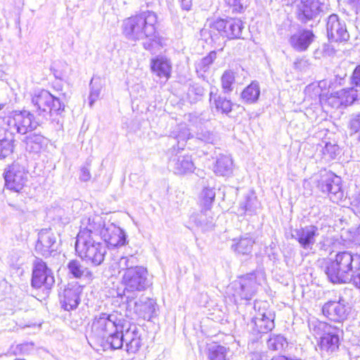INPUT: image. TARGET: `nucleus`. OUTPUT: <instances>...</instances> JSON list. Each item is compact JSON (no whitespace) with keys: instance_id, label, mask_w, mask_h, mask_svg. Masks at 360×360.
<instances>
[{"instance_id":"nucleus-1","label":"nucleus","mask_w":360,"mask_h":360,"mask_svg":"<svg viewBox=\"0 0 360 360\" xmlns=\"http://www.w3.org/2000/svg\"><path fill=\"white\" fill-rule=\"evenodd\" d=\"M360 271V255L350 251H340L325 262L324 272L333 283H347L353 274Z\"/></svg>"},{"instance_id":"nucleus-2","label":"nucleus","mask_w":360,"mask_h":360,"mask_svg":"<svg viewBox=\"0 0 360 360\" xmlns=\"http://www.w3.org/2000/svg\"><path fill=\"white\" fill-rule=\"evenodd\" d=\"M158 16L150 11H143L124 19L122 24V33L131 42L155 37Z\"/></svg>"},{"instance_id":"nucleus-3","label":"nucleus","mask_w":360,"mask_h":360,"mask_svg":"<svg viewBox=\"0 0 360 360\" xmlns=\"http://www.w3.org/2000/svg\"><path fill=\"white\" fill-rule=\"evenodd\" d=\"M38 124L30 112L15 110L6 117L0 116V126L6 129L8 132L25 134L35 129Z\"/></svg>"},{"instance_id":"nucleus-4","label":"nucleus","mask_w":360,"mask_h":360,"mask_svg":"<svg viewBox=\"0 0 360 360\" xmlns=\"http://www.w3.org/2000/svg\"><path fill=\"white\" fill-rule=\"evenodd\" d=\"M122 282L124 285L123 296L125 300L136 299L139 292L146 290L151 285L145 267L124 271Z\"/></svg>"},{"instance_id":"nucleus-5","label":"nucleus","mask_w":360,"mask_h":360,"mask_svg":"<svg viewBox=\"0 0 360 360\" xmlns=\"http://www.w3.org/2000/svg\"><path fill=\"white\" fill-rule=\"evenodd\" d=\"M314 330L316 335H320L318 347L321 353L330 355L339 349L340 340L343 334L342 329L325 322H319Z\"/></svg>"},{"instance_id":"nucleus-6","label":"nucleus","mask_w":360,"mask_h":360,"mask_svg":"<svg viewBox=\"0 0 360 360\" xmlns=\"http://www.w3.org/2000/svg\"><path fill=\"white\" fill-rule=\"evenodd\" d=\"M75 250L79 257L86 263L97 266L103 263L106 254V246L97 239H77Z\"/></svg>"},{"instance_id":"nucleus-7","label":"nucleus","mask_w":360,"mask_h":360,"mask_svg":"<svg viewBox=\"0 0 360 360\" xmlns=\"http://www.w3.org/2000/svg\"><path fill=\"white\" fill-rule=\"evenodd\" d=\"M252 314L248 326L255 333H267L274 327V313L269 309L266 302L256 301L254 304Z\"/></svg>"},{"instance_id":"nucleus-8","label":"nucleus","mask_w":360,"mask_h":360,"mask_svg":"<svg viewBox=\"0 0 360 360\" xmlns=\"http://www.w3.org/2000/svg\"><path fill=\"white\" fill-rule=\"evenodd\" d=\"M32 103L34 108V110L39 115H42L44 117L53 114H60L65 108L64 104L60 102L59 98L53 96L45 89L37 90L34 92L32 98Z\"/></svg>"},{"instance_id":"nucleus-9","label":"nucleus","mask_w":360,"mask_h":360,"mask_svg":"<svg viewBox=\"0 0 360 360\" xmlns=\"http://www.w3.org/2000/svg\"><path fill=\"white\" fill-rule=\"evenodd\" d=\"M127 326V323H120L117 314L102 313L94 318L91 325V333L98 340H105L110 333Z\"/></svg>"},{"instance_id":"nucleus-10","label":"nucleus","mask_w":360,"mask_h":360,"mask_svg":"<svg viewBox=\"0 0 360 360\" xmlns=\"http://www.w3.org/2000/svg\"><path fill=\"white\" fill-rule=\"evenodd\" d=\"M52 270L41 259L36 257L32 264L31 285L35 289L50 290L54 285Z\"/></svg>"},{"instance_id":"nucleus-11","label":"nucleus","mask_w":360,"mask_h":360,"mask_svg":"<svg viewBox=\"0 0 360 360\" xmlns=\"http://www.w3.org/2000/svg\"><path fill=\"white\" fill-rule=\"evenodd\" d=\"M6 187L15 192H20L28 180V171L19 162L9 165L4 173Z\"/></svg>"},{"instance_id":"nucleus-12","label":"nucleus","mask_w":360,"mask_h":360,"mask_svg":"<svg viewBox=\"0 0 360 360\" xmlns=\"http://www.w3.org/2000/svg\"><path fill=\"white\" fill-rule=\"evenodd\" d=\"M127 310L133 312L145 320H150L157 316V304L155 301L147 297L136 299H126Z\"/></svg>"},{"instance_id":"nucleus-13","label":"nucleus","mask_w":360,"mask_h":360,"mask_svg":"<svg viewBox=\"0 0 360 360\" xmlns=\"http://www.w3.org/2000/svg\"><path fill=\"white\" fill-rule=\"evenodd\" d=\"M210 27L218 31L221 37L229 39H240L244 27L241 20L232 18L217 19L210 22Z\"/></svg>"},{"instance_id":"nucleus-14","label":"nucleus","mask_w":360,"mask_h":360,"mask_svg":"<svg viewBox=\"0 0 360 360\" xmlns=\"http://www.w3.org/2000/svg\"><path fill=\"white\" fill-rule=\"evenodd\" d=\"M318 188L327 193L333 202L342 200L344 194L341 187V179L333 172H325L318 182Z\"/></svg>"},{"instance_id":"nucleus-15","label":"nucleus","mask_w":360,"mask_h":360,"mask_svg":"<svg viewBox=\"0 0 360 360\" xmlns=\"http://www.w3.org/2000/svg\"><path fill=\"white\" fill-rule=\"evenodd\" d=\"M259 283L255 273H250L240 277L232 283L233 296L249 300L255 295Z\"/></svg>"},{"instance_id":"nucleus-16","label":"nucleus","mask_w":360,"mask_h":360,"mask_svg":"<svg viewBox=\"0 0 360 360\" xmlns=\"http://www.w3.org/2000/svg\"><path fill=\"white\" fill-rule=\"evenodd\" d=\"M295 8L297 20L307 24L319 15L322 11V4L319 0H296Z\"/></svg>"},{"instance_id":"nucleus-17","label":"nucleus","mask_w":360,"mask_h":360,"mask_svg":"<svg viewBox=\"0 0 360 360\" xmlns=\"http://www.w3.org/2000/svg\"><path fill=\"white\" fill-rule=\"evenodd\" d=\"M106 224L107 222L99 215L83 219L77 239H98Z\"/></svg>"},{"instance_id":"nucleus-18","label":"nucleus","mask_w":360,"mask_h":360,"mask_svg":"<svg viewBox=\"0 0 360 360\" xmlns=\"http://www.w3.org/2000/svg\"><path fill=\"white\" fill-rule=\"evenodd\" d=\"M326 32L328 39L331 41H347L349 39L345 20L335 13L330 15L327 18Z\"/></svg>"},{"instance_id":"nucleus-19","label":"nucleus","mask_w":360,"mask_h":360,"mask_svg":"<svg viewBox=\"0 0 360 360\" xmlns=\"http://www.w3.org/2000/svg\"><path fill=\"white\" fill-rule=\"evenodd\" d=\"M348 302L342 296L338 300H330L324 304L322 312L328 319L341 322L347 319L348 315Z\"/></svg>"},{"instance_id":"nucleus-20","label":"nucleus","mask_w":360,"mask_h":360,"mask_svg":"<svg viewBox=\"0 0 360 360\" xmlns=\"http://www.w3.org/2000/svg\"><path fill=\"white\" fill-rule=\"evenodd\" d=\"M291 236L299 243L300 247L311 250L319 236V229L316 226L308 225L292 230Z\"/></svg>"},{"instance_id":"nucleus-21","label":"nucleus","mask_w":360,"mask_h":360,"mask_svg":"<svg viewBox=\"0 0 360 360\" xmlns=\"http://www.w3.org/2000/svg\"><path fill=\"white\" fill-rule=\"evenodd\" d=\"M100 237L109 248L121 247L127 243V236L124 231L110 221L103 228Z\"/></svg>"},{"instance_id":"nucleus-22","label":"nucleus","mask_w":360,"mask_h":360,"mask_svg":"<svg viewBox=\"0 0 360 360\" xmlns=\"http://www.w3.org/2000/svg\"><path fill=\"white\" fill-rule=\"evenodd\" d=\"M215 198V191L214 188L205 187L202 191L200 194V204L203 208V210L200 214L193 215L191 217V219L194 221L198 226H200L202 229H209L212 226V222L210 221L209 223H205L204 217H205V214L204 212L209 210Z\"/></svg>"},{"instance_id":"nucleus-23","label":"nucleus","mask_w":360,"mask_h":360,"mask_svg":"<svg viewBox=\"0 0 360 360\" xmlns=\"http://www.w3.org/2000/svg\"><path fill=\"white\" fill-rule=\"evenodd\" d=\"M56 236L51 229H41L38 234V240L35 245L37 254L47 257L56 251Z\"/></svg>"},{"instance_id":"nucleus-24","label":"nucleus","mask_w":360,"mask_h":360,"mask_svg":"<svg viewBox=\"0 0 360 360\" xmlns=\"http://www.w3.org/2000/svg\"><path fill=\"white\" fill-rule=\"evenodd\" d=\"M168 168L176 174L183 175L193 172L195 166L191 156L178 152L170 157Z\"/></svg>"},{"instance_id":"nucleus-25","label":"nucleus","mask_w":360,"mask_h":360,"mask_svg":"<svg viewBox=\"0 0 360 360\" xmlns=\"http://www.w3.org/2000/svg\"><path fill=\"white\" fill-rule=\"evenodd\" d=\"M81 290L76 285H68L60 294V302L65 311L75 309L80 302Z\"/></svg>"},{"instance_id":"nucleus-26","label":"nucleus","mask_w":360,"mask_h":360,"mask_svg":"<svg viewBox=\"0 0 360 360\" xmlns=\"http://www.w3.org/2000/svg\"><path fill=\"white\" fill-rule=\"evenodd\" d=\"M124 337L128 353L135 354L143 345L140 330L136 324H129L125 329Z\"/></svg>"},{"instance_id":"nucleus-27","label":"nucleus","mask_w":360,"mask_h":360,"mask_svg":"<svg viewBox=\"0 0 360 360\" xmlns=\"http://www.w3.org/2000/svg\"><path fill=\"white\" fill-rule=\"evenodd\" d=\"M231 249L239 255H249L251 254L255 238L250 233H245L239 238L232 240Z\"/></svg>"},{"instance_id":"nucleus-28","label":"nucleus","mask_w":360,"mask_h":360,"mask_svg":"<svg viewBox=\"0 0 360 360\" xmlns=\"http://www.w3.org/2000/svg\"><path fill=\"white\" fill-rule=\"evenodd\" d=\"M314 34L312 31L304 30L293 34L290 39L291 46L298 51H306L314 41Z\"/></svg>"},{"instance_id":"nucleus-29","label":"nucleus","mask_w":360,"mask_h":360,"mask_svg":"<svg viewBox=\"0 0 360 360\" xmlns=\"http://www.w3.org/2000/svg\"><path fill=\"white\" fill-rule=\"evenodd\" d=\"M24 143L27 151L37 154L46 147L49 139L40 134L30 133L25 138Z\"/></svg>"},{"instance_id":"nucleus-30","label":"nucleus","mask_w":360,"mask_h":360,"mask_svg":"<svg viewBox=\"0 0 360 360\" xmlns=\"http://www.w3.org/2000/svg\"><path fill=\"white\" fill-rule=\"evenodd\" d=\"M69 274L75 278L92 280L93 273L77 259L70 260L68 264Z\"/></svg>"},{"instance_id":"nucleus-31","label":"nucleus","mask_w":360,"mask_h":360,"mask_svg":"<svg viewBox=\"0 0 360 360\" xmlns=\"http://www.w3.org/2000/svg\"><path fill=\"white\" fill-rule=\"evenodd\" d=\"M14 136L6 129L0 126V159L13 153Z\"/></svg>"},{"instance_id":"nucleus-32","label":"nucleus","mask_w":360,"mask_h":360,"mask_svg":"<svg viewBox=\"0 0 360 360\" xmlns=\"http://www.w3.org/2000/svg\"><path fill=\"white\" fill-rule=\"evenodd\" d=\"M151 70L158 77L169 79L171 74L172 65L170 61L165 57H158L151 60Z\"/></svg>"},{"instance_id":"nucleus-33","label":"nucleus","mask_w":360,"mask_h":360,"mask_svg":"<svg viewBox=\"0 0 360 360\" xmlns=\"http://www.w3.org/2000/svg\"><path fill=\"white\" fill-rule=\"evenodd\" d=\"M214 172L218 176H229L233 171V160L230 155H219L214 165Z\"/></svg>"},{"instance_id":"nucleus-34","label":"nucleus","mask_w":360,"mask_h":360,"mask_svg":"<svg viewBox=\"0 0 360 360\" xmlns=\"http://www.w3.org/2000/svg\"><path fill=\"white\" fill-rule=\"evenodd\" d=\"M210 101L214 103L217 111L228 115L232 110V103L221 96H217L212 89L210 92Z\"/></svg>"},{"instance_id":"nucleus-35","label":"nucleus","mask_w":360,"mask_h":360,"mask_svg":"<svg viewBox=\"0 0 360 360\" xmlns=\"http://www.w3.org/2000/svg\"><path fill=\"white\" fill-rule=\"evenodd\" d=\"M260 95V89L258 82H252L241 93V99L245 103H255Z\"/></svg>"},{"instance_id":"nucleus-36","label":"nucleus","mask_w":360,"mask_h":360,"mask_svg":"<svg viewBox=\"0 0 360 360\" xmlns=\"http://www.w3.org/2000/svg\"><path fill=\"white\" fill-rule=\"evenodd\" d=\"M266 344L269 349L276 351L278 352H285L288 347L287 339L281 335H271L266 342Z\"/></svg>"},{"instance_id":"nucleus-37","label":"nucleus","mask_w":360,"mask_h":360,"mask_svg":"<svg viewBox=\"0 0 360 360\" xmlns=\"http://www.w3.org/2000/svg\"><path fill=\"white\" fill-rule=\"evenodd\" d=\"M124 329V328H120L117 331H113L105 338L107 344L109 345L112 349H120L122 347L123 342H125V338L124 337L125 330Z\"/></svg>"},{"instance_id":"nucleus-38","label":"nucleus","mask_w":360,"mask_h":360,"mask_svg":"<svg viewBox=\"0 0 360 360\" xmlns=\"http://www.w3.org/2000/svg\"><path fill=\"white\" fill-rule=\"evenodd\" d=\"M228 350L221 345H211L208 347L207 356L209 360H226Z\"/></svg>"},{"instance_id":"nucleus-39","label":"nucleus","mask_w":360,"mask_h":360,"mask_svg":"<svg viewBox=\"0 0 360 360\" xmlns=\"http://www.w3.org/2000/svg\"><path fill=\"white\" fill-rule=\"evenodd\" d=\"M205 89L198 83L189 84L187 91V96L191 103H196L202 99L205 94Z\"/></svg>"},{"instance_id":"nucleus-40","label":"nucleus","mask_w":360,"mask_h":360,"mask_svg":"<svg viewBox=\"0 0 360 360\" xmlns=\"http://www.w3.org/2000/svg\"><path fill=\"white\" fill-rule=\"evenodd\" d=\"M337 94H338L340 105L345 106L352 105L357 98L356 90L353 88L342 89Z\"/></svg>"},{"instance_id":"nucleus-41","label":"nucleus","mask_w":360,"mask_h":360,"mask_svg":"<svg viewBox=\"0 0 360 360\" xmlns=\"http://www.w3.org/2000/svg\"><path fill=\"white\" fill-rule=\"evenodd\" d=\"M138 264L139 260L134 255L122 257L117 263L119 269L123 270L124 272L130 269L143 267L142 266H139Z\"/></svg>"},{"instance_id":"nucleus-42","label":"nucleus","mask_w":360,"mask_h":360,"mask_svg":"<svg viewBox=\"0 0 360 360\" xmlns=\"http://www.w3.org/2000/svg\"><path fill=\"white\" fill-rule=\"evenodd\" d=\"M217 58V53L215 51H211L207 56L200 59L195 64V69L198 73L206 72L210 65L213 63Z\"/></svg>"},{"instance_id":"nucleus-43","label":"nucleus","mask_w":360,"mask_h":360,"mask_svg":"<svg viewBox=\"0 0 360 360\" xmlns=\"http://www.w3.org/2000/svg\"><path fill=\"white\" fill-rule=\"evenodd\" d=\"M235 73L231 70L224 71L221 77V84L223 91L225 94H229L233 91Z\"/></svg>"},{"instance_id":"nucleus-44","label":"nucleus","mask_w":360,"mask_h":360,"mask_svg":"<svg viewBox=\"0 0 360 360\" xmlns=\"http://www.w3.org/2000/svg\"><path fill=\"white\" fill-rule=\"evenodd\" d=\"M233 13H242L249 6L248 0H224Z\"/></svg>"},{"instance_id":"nucleus-45","label":"nucleus","mask_w":360,"mask_h":360,"mask_svg":"<svg viewBox=\"0 0 360 360\" xmlns=\"http://www.w3.org/2000/svg\"><path fill=\"white\" fill-rule=\"evenodd\" d=\"M323 158L327 161L334 160L340 153L339 146L331 143H326L322 150Z\"/></svg>"},{"instance_id":"nucleus-46","label":"nucleus","mask_w":360,"mask_h":360,"mask_svg":"<svg viewBox=\"0 0 360 360\" xmlns=\"http://www.w3.org/2000/svg\"><path fill=\"white\" fill-rule=\"evenodd\" d=\"M196 138L205 143H210L212 145L217 144L218 141L217 136L207 129H202L200 131H198L196 134Z\"/></svg>"},{"instance_id":"nucleus-47","label":"nucleus","mask_w":360,"mask_h":360,"mask_svg":"<svg viewBox=\"0 0 360 360\" xmlns=\"http://www.w3.org/2000/svg\"><path fill=\"white\" fill-rule=\"evenodd\" d=\"M91 91L89 96V105L91 107L96 101L98 100L101 93V88L99 86L95 87L92 84V80L90 82Z\"/></svg>"},{"instance_id":"nucleus-48","label":"nucleus","mask_w":360,"mask_h":360,"mask_svg":"<svg viewBox=\"0 0 360 360\" xmlns=\"http://www.w3.org/2000/svg\"><path fill=\"white\" fill-rule=\"evenodd\" d=\"M90 169L89 165L81 168L79 179L82 181H87L91 179Z\"/></svg>"},{"instance_id":"nucleus-49","label":"nucleus","mask_w":360,"mask_h":360,"mask_svg":"<svg viewBox=\"0 0 360 360\" xmlns=\"http://www.w3.org/2000/svg\"><path fill=\"white\" fill-rule=\"evenodd\" d=\"M352 82L356 86L360 87V65L356 66L353 72L352 76Z\"/></svg>"},{"instance_id":"nucleus-50","label":"nucleus","mask_w":360,"mask_h":360,"mask_svg":"<svg viewBox=\"0 0 360 360\" xmlns=\"http://www.w3.org/2000/svg\"><path fill=\"white\" fill-rule=\"evenodd\" d=\"M350 128L354 132L360 131V114L351 120Z\"/></svg>"},{"instance_id":"nucleus-51","label":"nucleus","mask_w":360,"mask_h":360,"mask_svg":"<svg viewBox=\"0 0 360 360\" xmlns=\"http://www.w3.org/2000/svg\"><path fill=\"white\" fill-rule=\"evenodd\" d=\"M240 209L246 213L247 212H252L254 211L252 204H251V198H247L245 202L240 204Z\"/></svg>"},{"instance_id":"nucleus-52","label":"nucleus","mask_w":360,"mask_h":360,"mask_svg":"<svg viewBox=\"0 0 360 360\" xmlns=\"http://www.w3.org/2000/svg\"><path fill=\"white\" fill-rule=\"evenodd\" d=\"M266 357V354L264 352H254L250 354L251 360H264Z\"/></svg>"},{"instance_id":"nucleus-53","label":"nucleus","mask_w":360,"mask_h":360,"mask_svg":"<svg viewBox=\"0 0 360 360\" xmlns=\"http://www.w3.org/2000/svg\"><path fill=\"white\" fill-rule=\"evenodd\" d=\"M355 274V275L353 274V278L351 281H352L356 288L360 289V271H356Z\"/></svg>"},{"instance_id":"nucleus-54","label":"nucleus","mask_w":360,"mask_h":360,"mask_svg":"<svg viewBox=\"0 0 360 360\" xmlns=\"http://www.w3.org/2000/svg\"><path fill=\"white\" fill-rule=\"evenodd\" d=\"M181 8L184 10L189 11L192 6V0H180Z\"/></svg>"}]
</instances>
